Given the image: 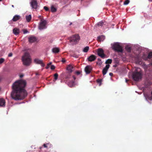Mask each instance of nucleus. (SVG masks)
Returning a JSON list of instances; mask_svg holds the SVG:
<instances>
[{
  "label": "nucleus",
  "instance_id": "1",
  "mask_svg": "<svg viewBox=\"0 0 152 152\" xmlns=\"http://www.w3.org/2000/svg\"><path fill=\"white\" fill-rule=\"evenodd\" d=\"M26 85V82L24 80H17L14 82L12 85V98L15 100L24 99L27 95V93L24 89Z\"/></svg>",
  "mask_w": 152,
  "mask_h": 152
},
{
  "label": "nucleus",
  "instance_id": "2",
  "mask_svg": "<svg viewBox=\"0 0 152 152\" xmlns=\"http://www.w3.org/2000/svg\"><path fill=\"white\" fill-rule=\"evenodd\" d=\"M132 59L134 60L136 64H141L142 67L144 69L145 72L148 70H150L151 64L146 65L144 63H142V59L140 58L139 55H137L135 56L132 58Z\"/></svg>",
  "mask_w": 152,
  "mask_h": 152
},
{
  "label": "nucleus",
  "instance_id": "3",
  "mask_svg": "<svg viewBox=\"0 0 152 152\" xmlns=\"http://www.w3.org/2000/svg\"><path fill=\"white\" fill-rule=\"evenodd\" d=\"M132 75V78L134 80L139 81L142 78V73L140 68L136 67Z\"/></svg>",
  "mask_w": 152,
  "mask_h": 152
},
{
  "label": "nucleus",
  "instance_id": "4",
  "mask_svg": "<svg viewBox=\"0 0 152 152\" xmlns=\"http://www.w3.org/2000/svg\"><path fill=\"white\" fill-rule=\"evenodd\" d=\"M22 60L23 64L26 66L30 65L31 62V60L29 53L26 52L22 57Z\"/></svg>",
  "mask_w": 152,
  "mask_h": 152
},
{
  "label": "nucleus",
  "instance_id": "5",
  "mask_svg": "<svg viewBox=\"0 0 152 152\" xmlns=\"http://www.w3.org/2000/svg\"><path fill=\"white\" fill-rule=\"evenodd\" d=\"M112 49L115 51L120 52H122L123 50L122 47V44L119 42H115L111 44Z\"/></svg>",
  "mask_w": 152,
  "mask_h": 152
},
{
  "label": "nucleus",
  "instance_id": "6",
  "mask_svg": "<svg viewBox=\"0 0 152 152\" xmlns=\"http://www.w3.org/2000/svg\"><path fill=\"white\" fill-rule=\"evenodd\" d=\"M47 24V21L45 20L44 19H41L39 23V29L40 30H42L46 28Z\"/></svg>",
  "mask_w": 152,
  "mask_h": 152
},
{
  "label": "nucleus",
  "instance_id": "7",
  "mask_svg": "<svg viewBox=\"0 0 152 152\" xmlns=\"http://www.w3.org/2000/svg\"><path fill=\"white\" fill-rule=\"evenodd\" d=\"M80 37L78 34H75L70 38V41L72 44H76L80 40Z\"/></svg>",
  "mask_w": 152,
  "mask_h": 152
},
{
  "label": "nucleus",
  "instance_id": "8",
  "mask_svg": "<svg viewBox=\"0 0 152 152\" xmlns=\"http://www.w3.org/2000/svg\"><path fill=\"white\" fill-rule=\"evenodd\" d=\"M32 9H36L38 7L37 0H31L30 3Z\"/></svg>",
  "mask_w": 152,
  "mask_h": 152
},
{
  "label": "nucleus",
  "instance_id": "9",
  "mask_svg": "<svg viewBox=\"0 0 152 152\" xmlns=\"http://www.w3.org/2000/svg\"><path fill=\"white\" fill-rule=\"evenodd\" d=\"M98 55L102 58H104L105 55L104 53V51L101 48H99L97 50Z\"/></svg>",
  "mask_w": 152,
  "mask_h": 152
},
{
  "label": "nucleus",
  "instance_id": "10",
  "mask_svg": "<svg viewBox=\"0 0 152 152\" xmlns=\"http://www.w3.org/2000/svg\"><path fill=\"white\" fill-rule=\"evenodd\" d=\"M67 70L69 73H71L74 70L73 66L72 64L68 65L67 67Z\"/></svg>",
  "mask_w": 152,
  "mask_h": 152
},
{
  "label": "nucleus",
  "instance_id": "11",
  "mask_svg": "<svg viewBox=\"0 0 152 152\" xmlns=\"http://www.w3.org/2000/svg\"><path fill=\"white\" fill-rule=\"evenodd\" d=\"M92 69V67L88 65L85 67V71L86 74H88L91 72Z\"/></svg>",
  "mask_w": 152,
  "mask_h": 152
},
{
  "label": "nucleus",
  "instance_id": "12",
  "mask_svg": "<svg viewBox=\"0 0 152 152\" xmlns=\"http://www.w3.org/2000/svg\"><path fill=\"white\" fill-rule=\"evenodd\" d=\"M109 67L110 65L107 64L106 65L105 67L102 70V73L103 75H105L106 74Z\"/></svg>",
  "mask_w": 152,
  "mask_h": 152
},
{
  "label": "nucleus",
  "instance_id": "13",
  "mask_svg": "<svg viewBox=\"0 0 152 152\" xmlns=\"http://www.w3.org/2000/svg\"><path fill=\"white\" fill-rule=\"evenodd\" d=\"M34 61L36 64H41L42 66L43 67L45 66L44 64L43 63L42 61L41 60L39 59H34Z\"/></svg>",
  "mask_w": 152,
  "mask_h": 152
},
{
  "label": "nucleus",
  "instance_id": "14",
  "mask_svg": "<svg viewBox=\"0 0 152 152\" xmlns=\"http://www.w3.org/2000/svg\"><path fill=\"white\" fill-rule=\"evenodd\" d=\"M20 32V29L18 28H15L13 30V33L16 36L18 35Z\"/></svg>",
  "mask_w": 152,
  "mask_h": 152
},
{
  "label": "nucleus",
  "instance_id": "15",
  "mask_svg": "<svg viewBox=\"0 0 152 152\" xmlns=\"http://www.w3.org/2000/svg\"><path fill=\"white\" fill-rule=\"evenodd\" d=\"M96 59V57L93 55H91L87 58L88 61L91 62L94 61Z\"/></svg>",
  "mask_w": 152,
  "mask_h": 152
},
{
  "label": "nucleus",
  "instance_id": "16",
  "mask_svg": "<svg viewBox=\"0 0 152 152\" xmlns=\"http://www.w3.org/2000/svg\"><path fill=\"white\" fill-rule=\"evenodd\" d=\"M29 41L30 43H33L36 41L37 39L34 37L32 36L28 38Z\"/></svg>",
  "mask_w": 152,
  "mask_h": 152
},
{
  "label": "nucleus",
  "instance_id": "17",
  "mask_svg": "<svg viewBox=\"0 0 152 152\" xmlns=\"http://www.w3.org/2000/svg\"><path fill=\"white\" fill-rule=\"evenodd\" d=\"M151 94L152 96H150V95H149L148 94L144 93V96L146 100H147L148 99L151 100H152V91H151Z\"/></svg>",
  "mask_w": 152,
  "mask_h": 152
},
{
  "label": "nucleus",
  "instance_id": "18",
  "mask_svg": "<svg viewBox=\"0 0 152 152\" xmlns=\"http://www.w3.org/2000/svg\"><path fill=\"white\" fill-rule=\"evenodd\" d=\"M52 52L54 53H58L60 51V49L59 48L57 47L53 48L52 50Z\"/></svg>",
  "mask_w": 152,
  "mask_h": 152
},
{
  "label": "nucleus",
  "instance_id": "19",
  "mask_svg": "<svg viewBox=\"0 0 152 152\" xmlns=\"http://www.w3.org/2000/svg\"><path fill=\"white\" fill-rule=\"evenodd\" d=\"M5 106V100L2 98L0 99V107H4Z\"/></svg>",
  "mask_w": 152,
  "mask_h": 152
},
{
  "label": "nucleus",
  "instance_id": "20",
  "mask_svg": "<svg viewBox=\"0 0 152 152\" xmlns=\"http://www.w3.org/2000/svg\"><path fill=\"white\" fill-rule=\"evenodd\" d=\"M20 18V16L18 15H15L13 18L12 20L14 21H16L19 20Z\"/></svg>",
  "mask_w": 152,
  "mask_h": 152
},
{
  "label": "nucleus",
  "instance_id": "21",
  "mask_svg": "<svg viewBox=\"0 0 152 152\" xmlns=\"http://www.w3.org/2000/svg\"><path fill=\"white\" fill-rule=\"evenodd\" d=\"M125 49L128 52H130L131 50V47L128 45L126 46Z\"/></svg>",
  "mask_w": 152,
  "mask_h": 152
},
{
  "label": "nucleus",
  "instance_id": "22",
  "mask_svg": "<svg viewBox=\"0 0 152 152\" xmlns=\"http://www.w3.org/2000/svg\"><path fill=\"white\" fill-rule=\"evenodd\" d=\"M26 18L27 22H29L31 19V15H28L26 16Z\"/></svg>",
  "mask_w": 152,
  "mask_h": 152
},
{
  "label": "nucleus",
  "instance_id": "23",
  "mask_svg": "<svg viewBox=\"0 0 152 152\" xmlns=\"http://www.w3.org/2000/svg\"><path fill=\"white\" fill-rule=\"evenodd\" d=\"M105 37L103 35H101L98 37V40L100 41H103L105 39Z\"/></svg>",
  "mask_w": 152,
  "mask_h": 152
},
{
  "label": "nucleus",
  "instance_id": "24",
  "mask_svg": "<svg viewBox=\"0 0 152 152\" xmlns=\"http://www.w3.org/2000/svg\"><path fill=\"white\" fill-rule=\"evenodd\" d=\"M68 85L70 87H72L75 85V83L74 81H70L68 83Z\"/></svg>",
  "mask_w": 152,
  "mask_h": 152
},
{
  "label": "nucleus",
  "instance_id": "25",
  "mask_svg": "<svg viewBox=\"0 0 152 152\" xmlns=\"http://www.w3.org/2000/svg\"><path fill=\"white\" fill-rule=\"evenodd\" d=\"M89 49V47L88 46H86L84 48L83 50V51L85 53L87 52Z\"/></svg>",
  "mask_w": 152,
  "mask_h": 152
},
{
  "label": "nucleus",
  "instance_id": "26",
  "mask_svg": "<svg viewBox=\"0 0 152 152\" xmlns=\"http://www.w3.org/2000/svg\"><path fill=\"white\" fill-rule=\"evenodd\" d=\"M147 55L146 54H143L142 56V58L145 60H148V58H147Z\"/></svg>",
  "mask_w": 152,
  "mask_h": 152
},
{
  "label": "nucleus",
  "instance_id": "27",
  "mask_svg": "<svg viewBox=\"0 0 152 152\" xmlns=\"http://www.w3.org/2000/svg\"><path fill=\"white\" fill-rule=\"evenodd\" d=\"M104 23L103 21H102L98 23L96 25L98 26H103Z\"/></svg>",
  "mask_w": 152,
  "mask_h": 152
},
{
  "label": "nucleus",
  "instance_id": "28",
  "mask_svg": "<svg viewBox=\"0 0 152 152\" xmlns=\"http://www.w3.org/2000/svg\"><path fill=\"white\" fill-rule=\"evenodd\" d=\"M147 58H148V59H150L151 58H152V52H150L148 53V55H147Z\"/></svg>",
  "mask_w": 152,
  "mask_h": 152
},
{
  "label": "nucleus",
  "instance_id": "29",
  "mask_svg": "<svg viewBox=\"0 0 152 152\" xmlns=\"http://www.w3.org/2000/svg\"><path fill=\"white\" fill-rule=\"evenodd\" d=\"M102 63V61H101V60L98 59V61L97 62V64L99 66H100Z\"/></svg>",
  "mask_w": 152,
  "mask_h": 152
},
{
  "label": "nucleus",
  "instance_id": "30",
  "mask_svg": "<svg viewBox=\"0 0 152 152\" xmlns=\"http://www.w3.org/2000/svg\"><path fill=\"white\" fill-rule=\"evenodd\" d=\"M112 62V60L111 59H108L105 62V64H111Z\"/></svg>",
  "mask_w": 152,
  "mask_h": 152
},
{
  "label": "nucleus",
  "instance_id": "31",
  "mask_svg": "<svg viewBox=\"0 0 152 152\" xmlns=\"http://www.w3.org/2000/svg\"><path fill=\"white\" fill-rule=\"evenodd\" d=\"M54 81L55 82L56 80L58 78V74L57 73H55L54 75Z\"/></svg>",
  "mask_w": 152,
  "mask_h": 152
},
{
  "label": "nucleus",
  "instance_id": "32",
  "mask_svg": "<svg viewBox=\"0 0 152 152\" xmlns=\"http://www.w3.org/2000/svg\"><path fill=\"white\" fill-rule=\"evenodd\" d=\"M71 77V75L70 73H67L66 76V79H69Z\"/></svg>",
  "mask_w": 152,
  "mask_h": 152
},
{
  "label": "nucleus",
  "instance_id": "33",
  "mask_svg": "<svg viewBox=\"0 0 152 152\" xmlns=\"http://www.w3.org/2000/svg\"><path fill=\"white\" fill-rule=\"evenodd\" d=\"M56 8L53 6L51 7V10L52 12H54L56 11Z\"/></svg>",
  "mask_w": 152,
  "mask_h": 152
},
{
  "label": "nucleus",
  "instance_id": "34",
  "mask_svg": "<svg viewBox=\"0 0 152 152\" xmlns=\"http://www.w3.org/2000/svg\"><path fill=\"white\" fill-rule=\"evenodd\" d=\"M129 2V0H126L124 2V5H127Z\"/></svg>",
  "mask_w": 152,
  "mask_h": 152
},
{
  "label": "nucleus",
  "instance_id": "35",
  "mask_svg": "<svg viewBox=\"0 0 152 152\" xmlns=\"http://www.w3.org/2000/svg\"><path fill=\"white\" fill-rule=\"evenodd\" d=\"M4 61V58H1L0 59V64H2Z\"/></svg>",
  "mask_w": 152,
  "mask_h": 152
},
{
  "label": "nucleus",
  "instance_id": "36",
  "mask_svg": "<svg viewBox=\"0 0 152 152\" xmlns=\"http://www.w3.org/2000/svg\"><path fill=\"white\" fill-rule=\"evenodd\" d=\"M55 67L54 65H51V68H50L51 69L53 70L55 69Z\"/></svg>",
  "mask_w": 152,
  "mask_h": 152
},
{
  "label": "nucleus",
  "instance_id": "37",
  "mask_svg": "<svg viewBox=\"0 0 152 152\" xmlns=\"http://www.w3.org/2000/svg\"><path fill=\"white\" fill-rule=\"evenodd\" d=\"M97 82L99 83V86H100L101 85V80H97Z\"/></svg>",
  "mask_w": 152,
  "mask_h": 152
},
{
  "label": "nucleus",
  "instance_id": "38",
  "mask_svg": "<svg viewBox=\"0 0 152 152\" xmlns=\"http://www.w3.org/2000/svg\"><path fill=\"white\" fill-rule=\"evenodd\" d=\"M44 9L46 10V11H48V8L46 7V6H45L44 7Z\"/></svg>",
  "mask_w": 152,
  "mask_h": 152
},
{
  "label": "nucleus",
  "instance_id": "39",
  "mask_svg": "<svg viewBox=\"0 0 152 152\" xmlns=\"http://www.w3.org/2000/svg\"><path fill=\"white\" fill-rule=\"evenodd\" d=\"M76 74L77 75H79L80 74V72L79 71H77L76 72Z\"/></svg>",
  "mask_w": 152,
  "mask_h": 152
},
{
  "label": "nucleus",
  "instance_id": "40",
  "mask_svg": "<svg viewBox=\"0 0 152 152\" xmlns=\"http://www.w3.org/2000/svg\"><path fill=\"white\" fill-rule=\"evenodd\" d=\"M79 56L78 55H75V54H74L73 56V57H74V58H78Z\"/></svg>",
  "mask_w": 152,
  "mask_h": 152
},
{
  "label": "nucleus",
  "instance_id": "41",
  "mask_svg": "<svg viewBox=\"0 0 152 152\" xmlns=\"http://www.w3.org/2000/svg\"><path fill=\"white\" fill-rule=\"evenodd\" d=\"M28 32V31L26 30H24L23 31V33L24 34H26Z\"/></svg>",
  "mask_w": 152,
  "mask_h": 152
},
{
  "label": "nucleus",
  "instance_id": "42",
  "mask_svg": "<svg viewBox=\"0 0 152 152\" xmlns=\"http://www.w3.org/2000/svg\"><path fill=\"white\" fill-rule=\"evenodd\" d=\"M12 56V54L11 53H10L8 55V56L9 57H11Z\"/></svg>",
  "mask_w": 152,
  "mask_h": 152
},
{
  "label": "nucleus",
  "instance_id": "43",
  "mask_svg": "<svg viewBox=\"0 0 152 152\" xmlns=\"http://www.w3.org/2000/svg\"><path fill=\"white\" fill-rule=\"evenodd\" d=\"M48 144V143H47L46 144H45L43 145V146L45 148H46L47 147V144Z\"/></svg>",
  "mask_w": 152,
  "mask_h": 152
},
{
  "label": "nucleus",
  "instance_id": "44",
  "mask_svg": "<svg viewBox=\"0 0 152 152\" xmlns=\"http://www.w3.org/2000/svg\"><path fill=\"white\" fill-rule=\"evenodd\" d=\"M62 61L64 63L65 62V60L64 58H62Z\"/></svg>",
  "mask_w": 152,
  "mask_h": 152
},
{
  "label": "nucleus",
  "instance_id": "45",
  "mask_svg": "<svg viewBox=\"0 0 152 152\" xmlns=\"http://www.w3.org/2000/svg\"><path fill=\"white\" fill-rule=\"evenodd\" d=\"M52 63V62H50L48 64V66H50V65H51Z\"/></svg>",
  "mask_w": 152,
  "mask_h": 152
},
{
  "label": "nucleus",
  "instance_id": "46",
  "mask_svg": "<svg viewBox=\"0 0 152 152\" xmlns=\"http://www.w3.org/2000/svg\"><path fill=\"white\" fill-rule=\"evenodd\" d=\"M49 66H48V64H47V66H46V68L47 69H48V68H49Z\"/></svg>",
  "mask_w": 152,
  "mask_h": 152
},
{
  "label": "nucleus",
  "instance_id": "47",
  "mask_svg": "<svg viewBox=\"0 0 152 152\" xmlns=\"http://www.w3.org/2000/svg\"><path fill=\"white\" fill-rule=\"evenodd\" d=\"M109 75L110 76H112L113 75V73L111 72L109 73Z\"/></svg>",
  "mask_w": 152,
  "mask_h": 152
},
{
  "label": "nucleus",
  "instance_id": "48",
  "mask_svg": "<svg viewBox=\"0 0 152 152\" xmlns=\"http://www.w3.org/2000/svg\"><path fill=\"white\" fill-rule=\"evenodd\" d=\"M72 77L74 80H75L76 79V77L74 76H73Z\"/></svg>",
  "mask_w": 152,
  "mask_h": 152
},
{
  "label": "nucleus",
  "instance_id": "49",
  "mask_svg": "<svg viewBox=\"0 0 152 152\" xmlns=\"http://www.w3.org/2000/svg\"><path fill=\"white\" fill-rule=\"evenodd\" d=\"M23 75H20V78H22V77H23Z\"/></svg>",
  "mask_w": 152,
  "mask_h": 152
},
{
  "label": "nucleus",
  "instance_id": "50",
  "mask_svg": "<svg viewBox=\"0 0 152 152\" xmlns=\"http://www.w3.org/2000/svg\"><path fill=\"white\" fill-rule=\"evenodd\" d=\"M128 81L127 79H126V82H127Z\"/></svg>",
  "mask_w": 152,
  "mask_h": 152
},
{
  "label": "nucleus",
  "instance_id": "51",
  "mask_svg": "<svg viewBox=\"0 0 152 152\" xmlns=\"http://www.w3.org/2000/svg\"><path fill=\"white\" fill-rule=\"evenodd\" d=\"M149 1H152V0H148Z\"/></svg>",
  "mask_w": 152,
  "mask_h": 152
},
{
  "label": "nucleus",
  "instance_id": "52",
  "mask_svg": "<svg viewBox=\"0 0 152 152\" xmlns=\"http://www.w3.org/2000/svg\"><path fill=\"white\" fill-rule=\"evenodd\" d=\"M72 24V23H70L69 25H71Z\"/></svg>",
  "mask_w": 152,
  "mask_h": 152
},
{
  "label": "nucleus",
  "instance_id": "53",
  "mask_svg": "<svg viewBox=\"0 0 152 152\" xmlns=\"http://www.w3.org/2000/svg\"><path fill=\"white\" fill-rule=\"evenodd\" d=\"M12 7H14V6L13 5H12Z\"/></svg>",
  "mask_w": 152,
  "mask_h": 152
},
{
  "label": "nucleus",
  "instance_id": "54",
  "mask_svg": "<svg viewBox=\"0 0 152 152\" xmlns=\"http://www.w3.org/2000/svg\"><path fill=\"white\" fill-rule=\"evenodd\" d=\"M131 74V73H129V75L130 74Z\"/></svg>",
  "mask_w": 152,
  "mask_h": 152
},
{
  "label": "nucleus",
  "instance_id": "55",
  "mask_svg": "<svg viewBox=\"0 0 152 152\" xmlns=\"http://www.w3.org/2000/svg\"><path fill=\"white\" fill-rule=\"evenodd\" d=\"M36 75H38L39 74H37V73H36Z\"/></svg>",
  "mask_w": 152,
  "mask_h": 152
},
{
  "label": "nucleus",
  "instance_id": "56",
  "mask_svg": "<svg viewBox=\"0 0 152 152\" xmlns=\"http://www.w3.org/2000/svg\"><path fill=\"white\" fill-rule=\"evenodd\" d=\"M2 0H0V1H1Z\"/></svg>",
  "mask_w": 152,
  "mask_h": 152
}]
</instances>
